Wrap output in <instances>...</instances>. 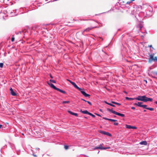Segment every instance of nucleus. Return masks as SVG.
Listing matches in <instances>:
<instances>
[{"mask_svg": "<svg viewBox=\"0 0 157 157\" xmlns=\"http://www.w3.org/2000/svg\"><path fill=\"white\" fill-rule=\"evenodd\" d=\"M134 99H135L136 100L142 101L144 102H146L147 101H152L153 100L152 98H147L145 96H139L137 98H134Z\"/></svg>", "mask_w": 157, "mask_h": 157, "instance_id": "nucleus-1", "label": "nucleus"}, {"mask_svg": "<svg viewBox=\"0 0 157 157\" xmlns=\"http://www.w3.org/2000/svg\"><path fill=\"white\" fill-rule=\"evenodd\" d=\"M71 84L75 88L77 89L78 90L80 91L81 93L85 97L90 98V94H86L85 92L83 91L82 89L78 87L74 82H71Z\"/></svg>", "mask_w": 157, "mask_h": 157, "instance_id": "nucleus-2", "label": "nucleus"}, {"mask_svg": "<svg viewBox=\"0 0 157 157\" xmlns=\"http://www.w3.org/2000/svg\"><path fill=\"white\" fill-rule=\"evenodd\" d=\"M48 83L51 86V87H52V88H53L55 90H56L57 91H59L60 92H61V93H63V94H66V92L65 91H63V90H61V89H59L58 88H57L52 83H49L48 82Z\"/></svg>", "mask_w": 157, "mask_h": 157, "instance_id": "nucleus-3", "label": "nucleus"}, {"mask_svg": "<svg viewBox=\"0 0 157 157\" xmlns=\"http://www.w3.org/2000/svg\"><path fill=\"white\" fill-rule=\"evenodd\" d=\"M102 26V25H101V26L99 25V26L98 27L94 26V27H88V28H86V29H84L82 32L83 33L84 32H89L90 30H91L93 29H94V28H98V27H99L100 26Z\"/></svg>", "mask_w": 157, "mask_h": 157, "instance_id": "nucleus-4", "label": "nucleus"}, {"mask_svg": "<svg viewBox=\"0 0 157 157\" xmlns=\"http://www.w3.org/2000/svg\"><path fill=\"white\" fill-rule=\"evenodd\" d=\"M143 103L142 102H138L137 103H135L134 104L135 105L138 106L140 107L143 108H146L147 105H142Z\"/></svg>", "mask_w": 157, "mask_h": 157, "instance_id": "nucleus-5", "label": "nucleus"}, {"mask_svg": "<svg viewBox=\"0 0 157 157\" xmlns=\"http://www.w3.org/2000/svg\"><path fill=\"white\" fill-rule=\"evenodd\" d=\"M150 58L149 59L148 61L149 63H151L152 61H156L157 60V57H154L153 55H149Z\"/></svg>", "mask_w": 157, "mask_h": 157, "instance_id": "nucleus-6", "label": "nucleus"}, {"mask_svg": "<svg viewBox=\"0 0 157 157\" xmlns=\"http://www.w3.org/2000/svg\"><path fill=\"white\" fill-rule=\"evenodd\" d=\"M99 132L104 135H106L110 136H112L111 134L108 132H106L103 131H100Z\"/></svg>", "mask_w": 157, "mask_h": 157, "instance_id": "nucleus-7", "label": "nucleus"}, {"mask_svg": "<svg viewBox=\"0 0 157 157\" xmlns=\"http://www.w3.org/2000/svg\"><path fill=\"white\" fill-rule=\"evenodd\" d=\"M109 147H102V145L101 144H100L98 147H97L95 148V149H100L101 150L103 149H106L107 148H109Z\"/></svg>", "mask_w": 157, "mask_h": 157, "instance_id": "nucleus-8", "label": "nucleus"}, {"mask_svg": "<svg viewBox=\"0 0 157 157\" xmlns=\"http://www.w3.org/2000/svg\"><path fill=\"white\" fill-rule=\"evenodd\" d=\"M10 93L13 96H15L17 95V94L13 91L12 88H10Z\"/></svg>", "mask_w": 157, "mask_h": 157, "instance_id": "nucleus-9", "label": "nucleus"}, {"mask_svg": "<svg viewBox=\"0 0 157 157\" xmlns=\"http://www.w3.org/2000/svg\"><path fill=\"white\" fill-rule=\"evenodd\" d=\"M115 114H116V115H117L118 116H121V117H124L125 116V115H124V114L121 113H118V112H116V113H115Z\"/></svg>", "mask_w": 157, "mask_h": 157, "instance_id": "nucleus-10", "label": "nucleus"}, {"mask_svg": "<svg viewBox=\"0 0 157 157\" xmlns=\"http://www.w3.org/2000/svg\"><path fill=\"white\" fill-rule=\"evenodd\" d=\"M68 112L70 114H71L74 115L75 116L77 117L78 116V114L77 113H73L70 111H68Z\"/></svg>", "mask_w": 157, "mask_h": 157, "instance_id": "nucleus-11", "label": "nucleus"}, {"mask_svg": "<svg viewBox=\"0 0 157 157\" xmlns=\"http://www.w3.org/2000/svg\"><path fill=\"white\" fill-rule=\"evenodd\" d=\"M80 111L82 113H84V114H89V113L90 112H89L87 110H85V111H82V109H80Z\"/></svg>", "mask_w": 157, "mask_h": 157, "instance_id": "nucleus-12", "label": "nucleus"}, {"mask_svg": "<svg viewBox=\"0 0 157 157\" xmlns=\"http://www.w3.org/2000/svg\"><path fill=\"white\" fill-rule=\"evenodd\" d=\"M113 108L112 109H107V110L108 111H109L112 113L115 114L116 112V111L114 110H113Z\"/></svg>", "mask_w": 157, "mask_h": 157, "instance_id": "nucleus-13", "label": "nucleus"}, {"mask_svg": "<svg viewBox=\"0 0 157 157\" xmlns=\"http://www.w3.org/2000/svg\"><path fill=\"white\" fill-rule=\"evenodd\" d=\"M140 144L141 145H146L147 144V143L146 141H144L140 142Z\"/></svg>", "mask_w": 157, "mask_h": 157, "instance_id": "nucleus-14", "label": "nucleus"}, {"mask_svg": "<svg viewBox=\"0 0 157 157\" xmlns=\"http://www.w3.org/2000/svg\"><path fill=\"white\" fill-rule=\"evenodd\" d=\"M145 109H147L150 110L151 111H153L154 110V109L153 108H151L150 107H146V108H145Z\"/></svg>", "mask_w": 157, "mask_h": 157, "instance_id": "nucleus-15", "label": "nucleus"}, {"mask_svg": "<svg viewBox=\"0 0 157 157\" xmlns=\"http://www.w3.org/2000/svg\"><path fill=\"white\" fill-rule=\"evenodd\" d=\"M111 102L113 104H116V105H121V104L118 103L116 102L115 101H112Z\"/></svg>", "mask_w": 157, "mask_h": 157, "instance_id": "nucleus-16", "label": "nucleus"}, {"mask_svg": "<svg viewBox=\"0 0 157 157\" xmlns=\"http://www.w3.org/2000/svg\"><path fill=\"white\" fill-rule=\"evenodd\" d=\"M126 127L127 128L130 129V128H132V126H131L130 125H126Z\"/></svg>", "mask_w": 157, "mask_h": 157, "instance_id": "nucleus-17", "label": "nucleus"}, {"mask_svg": "<svg viewBox=\"0 0 157 157\" xmlns=\"http://www.w3.org/2000/svg\"><path fill=\"white\" fill-rule=\"evenodd\" d=\"M70 101H64L62 102L63 104H68L70 103Z\"/></svg>", "mask_w": 157, "mask_h": 157, "instance_id": "nucleus-18", "label": "nucleus"}, {"mask_svg": "<svg viewBox=\"0 0 157 157\" xmlns=\"http://www.w3.org/2000/svg\"><path fill=\"white\" fill-rule=\"evenodd\" d=\"M125 98L127 100H132L135 99H134V98H129L128 97H126Z\"/></svg>", "mask_w": 157, "mask_h": 157, "instance_id": "nucleus-19", "label": "nucleus"}, {"mask_svg": "<svg viewBox=\"0 0 157 157\" xmlns=\"http://www.w3.org/2000/svg\"><path fill=\"white\" fill-rule=\"evenodd\" d=\"M135 1V0H131L130 1H128L126 3V4H130V3H132V2L133 1Z\"/></svg>", "mask_w": 157, "mask_h": 157, "instance_id": "nucleus-20", "label": "nucleus"}, {"mask_svg": "<svg viewBox=\"0 0 157 157\" xmlns=\"http://www.w3.org/2000/svg\"><path fill=\"white\" fill-rule=\"evenodd\" d=\"M89 115L91 116L92 117H94V118L95 117V116L94 115V114H92V113H89Z\"/></svg>", "mask_w": 157, "mask_h": 157, "instance_id": "nucleus-21", "label": "nucleus"}, {"mask_svg": "<svg viewBox=\"0 0 157 157\" xmlns=\"http://www.w3.org/2000/svg\"><path fill=\"white\" fill-rule=\"evenodd\" d=\"M109 121H111L115 122V121H117V120H114V119H110Z\"/></svg>", "mask_w": 157, "mask_h": 157, "instance_id": "nucleus-22", "label": "nucleus"}, {"mask_svg": "<svg viewBox=\"0 0 157 157\" xmlns=\"http://www.w3.org/2000/svg\"><path fill=\"white\" fill-rule=\"evenodd\" d=\"M50 81L51 82H52L54 83H56V81L55 80L50 79Z\"/></svg>", "mask_w": 157, "mask_h": 157, "instance_id": "nucleus-23", "label": "nucleus"}, {"mask_svg": "<svg viewBox=\"0 0 157 157\" xmlns=\"http://www.w3.org/2000/svg\"><path fill=\"white\" fill-rule=\"evenodd\" d=\"M68 146L67 145H65L64 146V148L65 149L67 150L68 148Z\"/></svg>", "mask_w": 157, "mask_h": 157, "instance_id": "nucleus-24", "label": "nucleus"}, {"mask_svg": "<svg viewBox=\"0 0 157 157\" xmlns=\"http://www.w3.org/2000/svg\"><path fill=\"white\" fill-rule=\"evenodd\" d=\"M3 63H0V67L1 68H2L3 67Z\"/></svg>", "mask_w": 157, "mask_h": 157, "instance_id": "nucleus-25", "label": "nucleus"}, {"mask_svg": "<svg viewBox=\"0 0 157 157\" xmlns=\"http://www.w3.org/2000/svg\"><path fill=\"white\" fill-rule=\"evenodd\" d=\"M103 118L104 119H105L106 120H109H109H110V119L108 118H105V117H103Z\"/></svg>", "mask_w": 157, "mask_h": 157, "instance_id": "nucleus-26", "label": "nucleus"}, {"mask_svg": "<svg viewBox=\"0 0 157 157\" xmlns=\"http://www.w3.org/2000/svg\"><path fill=\"white\" fill-rule=\"evenodd\" d=\"M14 40V38L13 37H12L11 38V40L12 42H13Z\"/></svg>", "mask_w": 157, "mask_h": 157, "instance_id": "nucleus-27", "label": "nucleus"}, {"mask_svg": "<svg viewBox=\"0 0 157 157\" xmlns=\"http://www.w3.org/2000/svg\"><path fill=\"white\" fill-rule=\"evenodd\" d=\"M114 124L116 125H118V123L117 122L114 123Z\"/></svg>", "mask_w": 157, "mask_h": 157, "instance_id": "nucleus-28", "label": "nucleus"}, {"mask_svg": "<svg viewBox=\"0 0 157 157\" xmlns=\"http://www.w3.org/2000/svg\"><path fill=\"white\" fill-rule=\"evenodd\" d=\"M87 102L90 105H92V104L89 101H87Z\"/></svg>", "mask_w": 157, "mask_h": 157, "instance_id": "nucleus-29", "label": "nucleus"}, {"mask_svg": "<svg viewBox=\"0 0 157 157\" xmlns=\"http://www.w3.org/2000/svg\"><path fill=\"white\" fill-rule=\"evenodd\" d=\"M67 80L71 84V82H72L70 80L68 79H67Z\"/></svg>", "mask_w": 157, "mask_h": 157, "instance_id": "nucleus-30", "label": "nucleus"}, {"mask_svg": "<svg viewBox=\"0 0 157 157\" xmlns=\"http://www.w3.org/2000/svg\"><path fill=\"white\" fill-rule=\"evenodd\" d=\"M136 128H137L136 127L132 126V129H136Z\"/></svg>", "mask_w": 157, "mask_h": 157, "instance_id": "nucleus-31", "label": "nucleus"}, {"mask_svg": "<svg viewBox=\"0 0 157 157\" xmlns=\"http://www.w3.org/2000/svg\"><path fill=\"white\" fill-rule=\"evenodd\" d=\"M144 81L146 83H147V81L146 80L144 79Z\"/></svg>", "mask_w": 157, "mask_h": 157, "instance_id": "nucleus-32", "label": "nucleus"}, {"mask_svg": "<svg viewBox=\"0 0 157 157\" xmlns=\"http://www.w3.org/2000/svg\"><path fill=\"white\" fill-rule=\"evenodd\" d=\"M96 114L97 116H99V117H101V115H100V114H97V113H95Z\"/></svg>", "mask_w": 157, "mask_h": 157, "instance_id": "nucleus-33", "label": "nucleus"}, {"mask_svg": "<svg viewBox=\"0 0 157 157\" xmlns=\"http://www.w3.org/2000/svg\"><path fill=\"white\" fill-rule=\"evenodd\" d=\"M81 100H83V101H85L86 102H87V101H86L85 100L83 99H82Z\"/></svg>", "mask_w": 157, "mask_h": 157, "instance_id": "nucleus-34", "label": "nucleus"}, {"mask_svg": "<svg viewBox=\"0 0 157 157\" xmlns=\"http://www.w3.org/2000/svg\"><path fill=\"white\" fill-rule=\"evenodd\" d=\"M131 108L132 109H135V108L134 107H131Z\"/></svg>", "mask_w": 157, "mask_h": 157, "instance_id": "nucleus-35", "label": "nucleus"}, {"mask_svg": "<svg viewBox=\"0 0 157 157\" xmlns=\"http://www.w3.org/2000/svg\"><path fill=\"white\" fill-rule=\"evenodd\" d=\"M108 105H110V106H111V105H112V104L111 103H108Z\"/></svg>", "mask_w": 157, "mask_h": 157, "instance_id": "nucleus-36", "label": "nucleus"}, {"mask_svg": "<svg viewBox=\"0 0 157 157\" xmlns=\"http://www.w3.org/2000/svg\"><path fill=\"white\" fill-rule=\"evenodd\" d=\"M111 106H113V107H115V105H113V104H112L111 105Z\"/></svg>", "mask_w": 157, "mask_h": 157, "instance_id": "nucleus-37", "label": "nucleus"}, {"mask_svg": "<svg viewBox=\"0 0 157 157\" xmlns=\"http://www.w3.org/2000/svg\"><path fill=\"white\" fill-rule=\"evenodd\" d=\"M50 77L51 78H53V77L51 75H50Z\"/></svg>", "mask_w": 157, "mask_h": 157, "instance_id": "nucleus-38", "label": "nucleus"}, {"mask_svg": "<svg viewBox=\"0 0 157 157\" xmlns=\"http://www.w3.org/2000/svg\"><path fill=\"white\" fill-rule=\"evenodd\" d=\"M2 127V125L0 124V128H1Z\"/></svg>", "mask_w": 157, "mask_h": 157, "instance_id": "nucleus-39", "label": "nucleus"}, {"mask_svg": "<svg viewBox=\"0 0 157 157\" xmlns=\"http://www.w3.org/2000/svg\"><path fill=\"white\" fill-rule=\"evenodd\" d=\"M105 103H106V104H108V103H109L106 102V101H105Z\"/></svg>", "mask_w": 157, "mask_h": 157, "instance_id": "nucleus-40", "label": "nucleus"}, {"mask_svg": "<svg viewBox=\"0 0 157 157\" xmlns=\"http://www.w3.org/2000/svg\"><path fill=\"white\" fill-rule=\"evenodd\" d=\"M152 46V45H151L149 46V47H151Z\"/></svg>", "mask_w": 157, "mask_h": 157, "instance_id": "nucleus-41", "label": "nucleus"}, {"mask_svg": "<svg viewBox=\"0 0 157 157\" xmlns=\"http://www.w3.org/2000/svg\"><path fill=\"white\" fill-rule=\"evenodd\" d=\"M155 103L156 104H157V101H156L155 102Z\"/></svg>", "mask_w": 157, "mask_h": 157, "instance_id": "nucleus-42", "label": "nucleus"}, {"mask_svg": "<svg viewBox=\"0 0 157 157\" xmlns=\"http://www.w3.org/2000/svg\"><path fill=\"white\" fill-rule=\"evenodd\" d=\"M33 155L34 156H36V155Z\"/></svg>", "mask_w": 157, "mask_h": 157, "instance_id": "nucleus-43", "label": "nucleus"}, {"mask_svg": "<svg viewBox=\"0 0 157 157\" xmlns=\"http://www.w3.org/2000/svg\"><path fill=\"white\" fill-rule=\"evenodd\" d=\"M144 112H146V110H144Z\"/></svg>", "mask_w": 157, "mask_h": 157, "instance_id": "nucleus-44", "label": "nucleus"}, {"mask_svg": "<svg viewBox=\"0 0 157 157\" xmlns=\"http://www.w3.org/2000/svg\"><path fill=\"white\" fill-rule=\"evenodd\" d=\"M114 117H116V116H114Z\"/></svg>", "mask_w": 157, "mask_h": 157, "instance_id": "nucleus-45", "label": "nucleus"}]
</instances>
